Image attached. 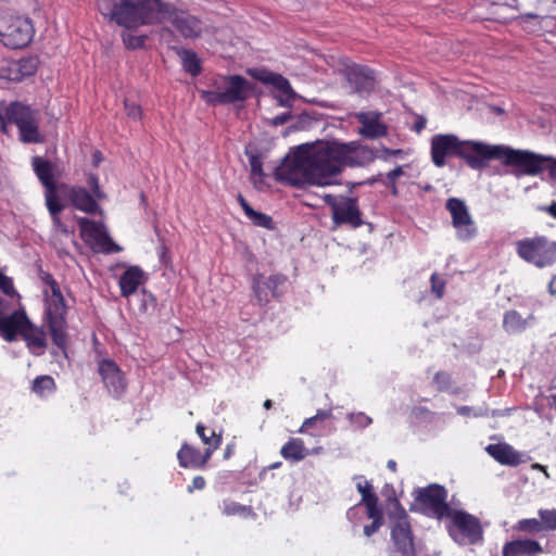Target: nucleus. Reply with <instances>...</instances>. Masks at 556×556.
<instances>
[{"label": "nucleus", "mask_w": 556, "mask_h": 556, "mask_svg": "<svg viewBox=\"0 0 556 556\" xmlns=\"http://www.w3.org/2000/svg\"><path fill=\"white\" fill-rule=\"evenodd\" d=\"M288 281L286 275L274 274L265 277L257 274L252 279V291L258 305L264 306L270 301V296L278 299L283 294V288Z\"/></svg>", "instance_id": "2eb2a0df"}, {"label": "nucleus", "mask_w": 556, "mask_h": 556, "mask_svg": "<svg viewBox=\"0 0 556 556\" xmlns=\"http://www.w3.org/2000/svg\"><path fill=\"white\" fill-rule=\"evenodd\" d=\"M31 167L45 189V200L60 197V185H56L55 182L58 177L56 164L41 156H34L31 159Z\"/></svg>", "instance_id": "6ab92c4d"}, {"label": "nucleus", "mask_w": 556, "mask_h": 556, "mask_svg": "<svg viewBox=\"0 0 556 556\" xmlns=\"http://www.w3.org/2000/svg\"><path fill=\"white\" fill-rule=\"evenodd\" d=\"M538 515L543 525L544 531H555L556 530V508L552 509H539Z\"/></svg>", "instance_id": "a18cd8bd"}, {"label": "nucleus", "mask_w": 556, "mask_h": 556, "mask_svg": "<svg viewBox=\"0 0 556 556\" xmlns=\"http://www.w3.org/2000/svg\"><path fill=\"white\" fill-rule=\"evenodd\" d=\"M430 282L431 291L434 294V296L437 299H442L445 291V280L442 277H440L437 273H434L431 275Z\"/></svg>", "instance_id": "3c124183"}, {"label": "nucleus", "mask_w": 556, "mask_h": 556, "mask_svg": "<svg viewBox=\"0 0 556 556\" xmlns=\"http://www.w3.org/2000/svg\"><path fill=\"white\" fill-rule=\"evenodd\" d=\"M248 73L256 80L273 86L280 92V96L276 97L280 106H290L295 98V92L292 89L289 80L281 74L274 73L267 70H249Z\"/></svg>", "instance_id": "a211bd4d"}, {"label": "nucleus", "mask_w": 556, "mask_h": 556, "mask_svg": "<svg viewBox=\"0 0 556 556\" xmlns=\"http://www.w3.org/2000/svg\"><path fill=\"white\" fill-rule=\"evenodd\" d=\"M201 98L210 105L227 104L223 90H203Z\"/></svg>", "instance_id": "09e8293b"}, {"label": "nucleus", "mask_w": 556, "mask_h": 556, "mask_svg": "<svg viewBox=\"0 0 556 556\" xmlns=\"http://www.w3.org/2000/svg\"><path fill=\"white\" fill-rule=\"evenodd\" d=\"M238 202L247 216L254 210L251 207V205L248 203V201L244 199L242 194L238 195Z\"/></svg>", "instance_id": "e2e57ef3"}, {"label": "nucleus", "mask_w": 556, "mask_h": 556, "mask_svg": "<svg viewBox=\"0 0 556 556\" xmlns=\"http://www.w3.org/2000/svg\"><path fill=\"white\" fill-rule=\"evenodd\" d=\"M125 111L128 117L134 119H140L142 116L141 106L136 102H131L129 100H125L124 102Z\"/></svg>", "instance_id": "6e6d98bb"}, {"label": "nucleus", "mask_w": 556, "mask_h": 556, "mask_svg": "<svg viewBox=\"0 0 556 556\" xmlns=\"http://www.w3.org/2000/svg\"><path fill=\"white\" fill-rule=\"evenodd\" d=\"M21 338L28 350L35 355H42L47 349V333L42 327L34 325L30 320L25 326Z\"/></svg>", "instance_id": "bb28decb"}, {"label": "nucleus", "mask_w": 556, "mask_h": 556, "mask_svg": "<svg viewBox=\"0 0 556 556\" xmlns=\"http://www.w3.org/2000/svg\"><path fill=\"white\" fill-rule=\"evenodd\" d=\"M28 321L29 318L24 306L17 307L9 315L0 316V337L7 342L16 341Z\"/></svg>", "instance_id": "412c9836"}, {"label": "nucleus", "mask_w": 556, "mask_h": 556, "mask_svg": "<svg viewBox=\"0 0 556 556\" xmlns=\"http://www.w3.org/2000/svg\"><path fill=\"white\" fill-rule=\"evenodd\" d=\"M0 290L2 291L3 295L21 298V295L17 293V291L14 288L12 278L8 277L7 275L2 274L1 271H0Z\"/></svg>", "instance_id": "8fccbe9b"}, {"label": "nucleus", "mask_w": 556, "mask_h": 556, "mask_svg": "<svg viewBox=\"0 0 556 556\" xmlns=\"http://www.w3.org/2000/svg\"><path fill=\"white\" fill-rule=\"evenodd\" d=\"M35 28L30 18L10 10H0V42L10 49H23L34 38Z\"/></svg>", "instance_id": "0eeeda50"}, {"label": "nucleus", "mask_w": 556, "mask_h": 556, "mask_svg": "<svg viewBox=\"0 0 556 556\" xmlns=\"http://www.w3.org/2000/svg\"><path fill=\"white\" fill-rule=\"evenodd\" d=\"M552 20L547 16H541L534 13H526L519 16V23L522 29L530 34L541 35L547 30Z\"/></svg>", "instance_id": "2f4dec72"}, {"label": "nucleus", "mask_w": 556, "mask_h": 556, "mask_svg": "<svg viewBox=\"0 0 556 556\" xmlns=\"http://www.w3.org/2000/svg\"><path fill=\"white\" fill-rule=\"evenodd\" d=\"M509 149L510 147L504 144L459 140L452 134H439L431 139V160L437 167H443L447 156H458L471 169L480 170L486 167L491 160H498L506 166Z\"/></svg>", "instance_id": "f03ea898"}, {"label": "nucleus", "mask_w": 556, "mask_h": 556, "mask_svg": "<svg viewBox=\"0 0 556 556\" xmlns=\"http://www.w3.org/2000/svg\"><path fill=\"white\" fill-rule=\"evenodd\" d=\"M445 206L451 214L452 224L457 230L458 239L464 241L472 239L477 235V227L465 202L458 198H450Z\"/></svg>", "instance_id": "dca6fc26"}, {"label": "nucleus", "mask_w": 556, "mask_h": 556, "mask_svg": "<svg viewBox=\"0 0 556 556\" xmlns=\"http://www.w3.org/2000/svg\"><path fill=\"white\" fill-rule=\"evenodd\" d=\"M325 202L331 208V218L336 226L348 225L351 228H359L363 224V214L356 198L342 197L337 200L333 195H326Z\"/></svg>", "instance_id": "ddd939ff"}, {"label": "nucleus", "mask_w": 556, "mask_h": 556, "mask_svg": "<svg viewBox=\"0 0 556 556\" xmlns=\"http://www.w3.org/2000/svg\"><path fill=\"white\" fill-rule=\"evenodd\" d=\"M506 167H511L516 177H534L547 170L549 178L556 182V157L551 155L510 147Z\"/></svg>", "instance_id": "423d86ee"}, {"label": "nucleus", "mask_w": 556, "mask_h": 556, "mask_svg": "<svg viewBox=\"0 0 556 556\" xmlns=\"http://www.w3.org/2000/svg\"><path fill=\"white\" fill-rule=\"evenodd\" d=\"M352 418H354L355 422L363 428L371 424V418L363 413H359L356 416H352Z\"/></svg>", "instance_id": "bf43d9fd"}, {"label": "nucleus", "mask_w": 556, "mask_h": 556, "mask_svg": "<svg viewBox=\"0 0 556 556\" xmlns=\"http://www.w3.org/2000/svg\"><path fill=\"white\" fill-rule=\"evenodd\" d=\"M548 291L551 294H556V276H553L548 283Z\"/></svg>", "instance_id": "774afa93"}, {"label": "nucleus", "mask_w": 556, "mask_h": 556, "mask_svg": "<svg viewBox=\"0 0 556 556\" xmlns=\"http://www.w3.org/2000/svg\"><path fill=\"white\" fill-rule=\"evenodd\" d=\"M195 433L199 435L202 443L206 445L204 451L211 450V455L220 447L223 442L222 432L217 433L214 429H208L204 424L198 422Z\"/></svg>", "instance_id": "72a5a7b5"}, {"label": "nucleus", "mask_w": 556, "mask_h": 556, "mask_svg": "<svg viewBox=\"0 0 556 556\" xmlns=\"http://www.w3.org/2000/svg\"><path fill=\"white\" fill-rule=\"evenodd\" d=\"M291 118L290 113H282L273 118V125L279 126L286 124Z\"/></svg>", "instance_id": "680f3d73"}, {"label": "nucleus", "mask_w": 556, "mask_h": 556, "mask_svg": "<svg viewBox=\"0 0 556 556\" xmlns=\"http://www.w3.org/2000/svg\"><path fill=\"white\" fill-rule=\"evenodd\" d=\"M543 552L542 545L535 540L516 539L503 545L502 556H540Z\"/></svg>", "instance_id": "a878e982"}, {"label": "nucleus", "mask_w": 556, "mask_h": 556, "mask_svg": "<svg viewBox=\"0 0 556 556\" xmlns=\"http://www.w3.org/2000/svg\"><path fill=\"white\" fill-rule=\"evenodd\" d=\"M331 417V410H317L316 415L313 417L306 418L304 422L302 424L301 428L298 432L300 433H306L308 430L315 426H317L319 422H323Z\"/></svg>", "instance_id": "37998d69"}, {"label": "nucleus", "mask_w": 556, "mask_h": 556, "mask_svg": "<svg viewBox=\"0 0 556 556\" xmlns=\"http://www.w3.org/2000/svg\"><path fill=\"white\" fill-rule=\"evenodd\" d=\"M38 277L45 286L50 288L51 292H55V290L60 289V286L53 276L41 267L38 269Z\"/></svg>", "instance_id": "5fc2aeb1"}, {"label": "nucleus", "mask_w": 556, "mask_h": 556, "mask_svg": "<svg viewBox=\"0 0 556 556\" xmlns=\"http://www.w3.org/2000/svg\"><path fill=\"white\" fill-rule=\"evenodd\" d=\"M144 282V271L139 266L128 267L119 277L121 295L129 298Z\"/></svg>", "instance_id": "c85d7f7f"}, {"label": "nucleus", "mask_w": 556, "mask_h": 556, "mask_svg": "<svg viewBox=\"0 0 556 556\" xmlns=\"http://www.w3.org/2000/svg\"><path fill=\"white\" fill-rule=\"evenodd\" d=\"M52 342L66 354L67 333L66 319L46 320Z\"/></svg>", "instance_id": "f704fd0d"}, {"label": "nucleus", "mask_w": 556, "mask_h": 556, "mask_svg": "<svg viewBox=\"0 0 556 556\" xmlns=\"http://www.w3.org/2000/svg\"><path fill=\"white\" fill-rule=\"evenodd\" d=\"M20 306H23L21 304V298L0 295V316L9 315Z\"/></svg>", "instance_id": "49530a36"}, {"label": "nucleus", "mask_w": 556, "mask_h": 556, "mask_svg": "<svg viewBox=\"0 0 556 556\" xmlns=\"http://www.w3.org/2000/svg\"><path fill=\"white\" fill-rule=\"evenodd\" d=\"M446 529L458 544H476L483 538V530L478 517L459 509H453L446 517Z\"/></svg>", "instance_id": "9d476101"}, {"label": "nucleus", "mask_w": 556, "mask_h": 556, "mask_svg": "<svg viewBox=\"0 0 556 556\" xmlns=\"http://www.w3.org/2000/svg\"><path fill=\"white\" fill-rule=\"evenodd\" d=\"M247 217L257 227L269 230L275 228L273 218L265 213L253 210Z\"/></svg>", "instance_id": "c03bdc74"}, {"label": "nucleus", "mask_w": 556, "mask_h": 556, "mask_svg": "<svg viewBox=\"0 0 556 556\" xmlns=\"http://www.w3.org/2000/svg\"><path fill=\"white\" fill-rule=\"evenodd\" d=\"M485 451L501 465L515 467L522 463L520 453L507 443L489 444Z\"/></svg>", "instance_id": "cd10ccee"}, {"label": "nucleus", "mask_w": 556, "mask_h": 556, "mask_svg": "<svg viewBox=\"0 0 556 556\" xmlns=\"http://www.w3.org/2000/svg\"><path fill=\"white\" fill-rule=\"evenodd\" d=\"M433 382L437 386L438 391H447L451 386L452 378L450 374L439 371L434 375Z\"/></svg>", "instance_id": "864d4df0"}, {"label": "nucleus", "mask_w": 556, "mask_h": 556, "mask_svg": "<svg viewBox=\"0 0 556 556\" xmlns=\"http://www.w3.org/2000/svg\"><path fill=\"white\" fill-rule=\"evenodd\" d=\"M307 454L308 451L305 447L303 440L299 438L289 439V441L280 448V455L286 460L300 462L304 459Z\"/></svg>", "instance_id": "473e14b6"}, {"label": "nucleus", "mask_w": 556, "mask_h": 556, "mask_svg": "<svg viewBox=\"0 0 556 556\" xmlns=\"http://www.w3.org/2000/svg\"><path fill=\"white\" fill-rule=\"evenodd\" d=\"M212 456L211 450L201 452L187 442H184L177 452L178 464L185 469H205Z\"/></svg>", "instance_id": "393cba45"}, {"label": "nucleus", "mask_w": 556, "mask_h": 556, "mask_svg": "<svg viewBox=\"0 0 556 556\" xmlns=\"http://www.w3.org/2000/svg\"><path fill=\"white\" fill-rule=\"evenodd\" d=\"M45 294L46 320L66 319L67 306L61 289L55 290V292H51L50 295H48V292L45 291Z\"/></svg>", "instance_id": "c756f323"}, {"label": "nucleus", "mask_w": 556, "mask_h": 556, "mask_svg": "<svg viewBox=\"0 0 556 556\" xmlns=\"http://www.w3.org/2000/svg\"><path fill=\"white\" fill-rule=\"evenodd\" d=\"M355 480H362L363 477L362 476H356L354 477ZM356 490L358 491V493L362 495V500H361V503L359 505H364L365 508H366V511L370 510H375V509H380L381 507L379 506V497L378 495L376 494L375 492V489L372 486V484L369 482V481H358L356 483Z\"/></svg>", "instance_id": "7c9ffc66"}, {"label": "nucleus", "mask_w": 556, "mask_h": 556, "mask_svg": "<svg viewBox=\"0 0 556 556\" xmlns=\"http://www.w3.org/2000/svg\"><path fill=\"white\" fill-rule=\"evenodd\" d=\"M515 530L528 534H536L543 530V525L541 522V519L536 518H525L517 521L515 525Z\"/></svg>", "instance_id": "a19ab883"}, {"label": "nucleus", "mask_w": 556, "mask_h": 556, "mask_svg": "<svg viewBox=\"0 0 556 556\" xmlns=\"http://www.w3.org/2000/svg\"><path fill=\"white\" fill-rule=\"evenodd\" d=\"M355 118L361 124L358 134L366 139H379L388 135V126L381 121L382 113L377 111L358 112Z\"/></svg>", "instance_id": "5701e85b"}, {"label": "nucleus", "mask_w": 556, "mask_h": 556, "mask_svg": "<svg viewBox=\"0 0 556 556\" xmlns=\"http://www.w3.org/2000/svg\"><path fill=\"white\" fill-rule=\"evenodd\" d=\"M531 468H532L533 470L542 471V472H544V475H545L546 477H548V472H547V468H546V466L541 465V464H539V463H535V464H532Z\"/></svg>", "instance_id": "338daca9"}, {"label": "nucleus", "mask_w": 556, "mask_h": 556, "mask_svg": "<svg viewBox=\"0 0 556 556\" xmlns=\"http://www.w3.org/2000/svg\"><path fill=\"white\" fill-rule=\"evenodd\" d=\"M247 155L249 156L251 175L262 177L264 175V172H263V162H262L261 156L253 152H251V153L247 152Z\"/></svg>", "instance_id": "603ef678"}, {"label": "nucleus", "mask_w": 556, "mask_h": 556, "mask_svg": "<svg viewBox=\"0 0 556 556\" xmlns=\"http://www.w3.org/2000/svg\"><path fill=\"white\" fill-rule=\"evenodd\" d=\"M527 319L515 309L507 311L503 318V328L508 333H519L526 330Z\"/></svg>", "instance_id": "58836bf2"}, {"label": "nucleus", "mask_w": 556, "mask_h": 556, "mask_svg": "<svg viewBox=\"0 0 556 556\" xmlns=\"http://www.w3.org/2000/svg\"><path fill=\"white\" fill-rule=\"evenodd\" d=\"M98 371L112 395L119 396L125 392L127 382L121 368L113 359H102L99 363Z\"/></svg>", "instance_id": "aec40b11"}, {"label": "nucleus", "mask_w": 556, "mask_h": 556, "mask_svg": "<svg viewBox=\"0 0 556 556\" xmlns=\"http://www.w3.org/2000/svg\"><path fill=\"white\" fill-rule=\"evenodd\" d=\"M546 213H548L553 218L556 219V201H553L549 205L543 208Z\"/></svg>", "instance_id": "69168bd1"}, {"label": "nucleus", "mask_w": 556, "mask_h": 556, "mask_svg": "<svg viewBox=\"0 0 556 556\" xmlns=\"http://www.w3.org/2000/svg\"><path fill=\"white\" fill-rule=\"evenodd\" d=\"M104 18L126 29L160 23V11L166 10L162 0H98Z\"/></svg>", "instance_id": "7ed1b4c3"}, {"label": "nucleus", "mask_w": 556, "mask_h": 556, "mask_svg": "<svg viewBox=\"0 0 556 556\" xmlns=\"http://www.w3.org/2000/svg\"><path fill=\"white\" fill-rule=\"evenodd\" d=\"M352 153L353 149L346 143L328 141L301 146L290 163L280 169L279 176L294 187L328 186L344 166L354 164Z\"/></svg>", "instance_id": "f257e3e1"}, {"label": "nucleus", "mask_w": 556, "mask_h": 556, "mask_svg": "<svg viewBox=\"0 0 556 556\" xmlns=\"http://www.w3.org/2000/svg\"><path fill=\"white\" fill-rule=\"evenodd\" d=\"M427 121L424 116L418 115L414 122L412 129L417 134L421 132L426 127Z\"/></svg>", "instance_id": "052dcab7"}, {"label": "nucleus", "mask_w": 556, "mask_h": 556, "mask_svg": "<svg viewBox=\"0 0 556 556\" xmlns=\"http://www.w3.org/2000/svg\"><path fill=\"white\" fill-rule=\"evenodd\" d=\"M175 50L181 60L182 68L187 73H189L193 77L201 74V60L198 58L195 52L185 48H175Z\"/></svg>", "instance_id": "c9c22d12"}, {"label": "nucleus", "mask_w": 556, "mask_h": 556, "mask_svg": "<svg viewBox=\"0 0 556 556\" xmlns=\"http://www.w3.org/2000/svg\"><path fill=\"white\" fill-rule=\"evenodd\" d=\"M366 515L369 519H371V523L370 525H366L364 527V534L366 536H371L372 534H375L383 525V511H382V508L380 509H375L372 511L368 510L366 511Z\"/></svg>", "instance_id": "79ce46f5"}, {"label": "nucleus", "mask_w": 556, "mask_h": 556, "mask_svg": "<svg viewBox=\"0 0 556 556\" xmlns=\"http://www.w3.org/2000/svg\"><path fill=\"white\" fill-rule=\"evenodd\" d=\"M226 88L223 90L227 104L243 102L254 91V85L241 75H227L223 77Z\"/></svg>", "instance_id": "4be33fe9"}, {"label": "nucleus", "mask_w": 556, "mask_h": 556, "mask_svg": "<svg viewBox=\"0 0 556 556\" xmlns=\"http://www.w3.org/2000/svg\"><path fill=\"white\" fill-rule=\"evenodd\" d=\"M46 207L51 216L53 226L63 233H68L65 224L61 220L60 214L65 210V204L61 198H53L45 200Z\"/></svg>", "instance_id": "4c0bfd02"}, {"label": "nucleus", "mask_w": 556, "mask_h": 556, "mask_svg": "<svg viewBox=\"0 0 556 556\" xmlns=\"http://www.w3.org/2000/svg\"><path fill=\"white\" fill-rule=\"evenodd\" d=\"M39 66V59L34 55L14 59H2L0 61V78L8 81H22L24 78L36 74Z\"/></svg>", "instance_id": "f3484780"}, {"label": "nucleus", "mask_w": 556, "mask_h": 556, "mask_svg": "<svg viewBox=\"0 0 556 556\" xmlns=\"http://www.w3.org/2000/svg\"><path fill=\"white\" fill-rule=\"evenodd\" d=\"M0 115L18 128L20 140L24 143H41L43 136L39 131L38 111L22 102L14 101L0 111Z\"/></svg>", "instance_id": "6e6552de"}, {"label": "nucleus", "mask_w": 556, "mask_h": 556, "mask_svg": "<svg viewBox=\"0 0 556 556\" xmlns=\"http://www.w3.org/2000/svg\"><path fill=\"white\" fill-rule=\"evenodd\" d=\"M235 450H236L235 443L227 444L224 450V459H229L230 457H232V455L235 454Z\"/></svg>", "instance_id": "0e129e2a"}, {"label": "nucleus", "mask_w": 556, "mask_h": 556, "mask_svg": "<svg viewBox=\"0 0 556 556\" xmlns=\"http://www.w3.org/2000/svg\"><path fill=\"white\" fill-rule=\"evenodd\" d=\"M166 10L160 11V22L167 20L185 38H197L202 33V21L187 11L178 10L165 2Z\"/></svg>", "instance_id": "4468645a"}, {"label": "nucleus", "mask_w": 556, "mask_h": 556, "mask_svg": "<svg viewBox=\"0 0 556 556\" xmlns=\"http://www.w3.org/2000/svg\"><path fill=\"white\" fill-rule=\"evenodd\" d=\"M447 492L444 486L440 484H430L426 488L419 489L416 501L420 505L422 511L439 520L446 518L453 508L446 502Z\"/></svg>", "instance_id": "f8f14e48"}, {"label": "nucleus", "mask_w": 556, "mask_h": 556, "mask_svg": "<svg viewBox=\"0 0 556 556\" xmlns=\"http://www.w3.org/2000/svg\"><path fill=\"white\" fill-rule=\"evenodd\" d=\"M148 37L146 35H132L130 33H123L122 40L127 49H140L144 46Z\"/></svg>", "instance_id": "de8ad7c7"}, {"label": "nucleus", "mask_w": 556, "mask_h": 556, "mask_svg": "<svg viewBox=\"0 0 556 556\" xmlns=\"http://www.w3.org/2000/svg\"><path fill=\"white\" fill-rule=\"evenodd\" d=\"M205 485H206V481H205L204 477L195 476L192 479L191 484H189L187 486V491H188V493H192L195 490H203L205 488Z\"/></svg>", "instance_id": "4d7b16f0"}, {"label": "nucleus", "mask_w": 556, "mask_h": 556, "mask_svg": "<svg viewBox=\"0 0 556 556\" xmlns=\"http://www.w3.org/2000/svg\"><path fill=\"white\" fill-rule=\"evenodd\" d=\"M83 241L96 253L113 254L122 251L105 230L102 223L88 217H77Z\"/></svg>", "instance_id": "9b49d317"}, {"label": "nucleus", "mask_w": 556, "mask_h": 556, "mask_svg": "<svg viewBox=\"0 0 556 556\" xmlns=\"http://www.w3.org/2000/svg\"><path fill=\"white\" fill-rule=\"evenodd\" d=\"M516 253L538 268L553 266L556 262V241L545 236H534L516 241Z\"/></svg>", "instance_id": "1a4fd4ad"}, {"label": "nucleus", "mask_w": 556, "mask_h": 556, "mask_svg": "<svg viewBox=\"0 0 556 556\" xmlns=\"http://www.w3.org/2000/svg\"><path fill=\"white\" fill-rule=\"evenodd\" d=\"M346 80L353 90L359 94L370 93L376 85L372 70L362 65H351L345 68Z\"/></svg>", "instance_id": "b1692460"}, {"label": "nucleus", "mask_w": 556, "mask_h": 556, "mask_svg": "<svg viewBox=\"0 0 556 556\" xmlns=\"http://www.w3.org/2000/svg\"><path fill=\"white\" fill-rule=\"evenodd\" d=\"M56 389L54 379L49 375L38 376L34 379L31 391L39 396H45L46 393H52Z\"/></svg>", "instance_id": "ea45409f"}, {"label": "nucleus", "mask_w": 556, "mask_h": 556, "mask_svg": "<svg viewBox=\"0 0 556 556\" xmlns=\"http://www.w3.org/2000/svg\"><path fill=\"white\" fill-rule=\"evenodd\" d=\"M403 175V168L402 166H396L395 168H393L392 170H390L388 174H387V178L388 180L394 185L395 184V180Z\"/></svg>", "instance_id": "13d9d810"}, {"label": "nucleus", "mask_w": 556, "mask_h": 556, "mask_svg": "<svg viewBox=\"0 0 556 556\" xmlns=\"http://www.w3.org/2000/svg\"><path fill=\"white\" fill-rule=\"evenodd\" d=\"M389 517L393 520L391 526V556H417L414 533L408 514L397 498L390 502Z\"/></svg>", "instance_id": "39448f33"}, {"label": "nucleus", "mask_w": 556, "mask_h": 556, "mask_svg": "<svg viewBox=\"0 0 556 556\" xmlns=\"http://www.w3.org/2000/svg\"><path fill=\"white\" fill-rule=\"evenodd\" d=\"M222 514L224 516L230 517V516H239L243 518H256V514L253 510L251 506L242 505L238 502H235L230 498H226L223 501L222 506Z\"/></svg>", "instance_id": "e433bc0d"}, {"label": "nucleus", "mask_w": 556, "mask_h": 556, "mask_svg": "<svg viewBox=\"0 0 556 556\" xmlns=\"http://www.w3.org/2000/svg\"><path fill=\"white\" fill-rule=\"evenodd\" d=\"M86 182L88 188L62 182L60 189L66 191L68 203L75 210L89 215H101L100 202L106 199V194L101 188L99 176L96 173H88Z\"/></svg>", "instance_id": "20e7f679"}]
</instances>
